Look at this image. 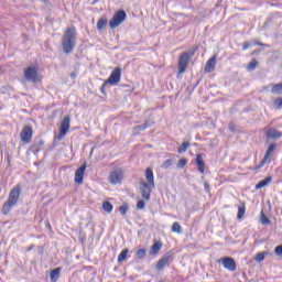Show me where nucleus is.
I'll use <instances>...</instances> for the list:
<instances>
[{
	"label": "nucleus",
	"mask_w": 282,
	"mask_h": 282,
	"mask_svg": "<svg viewBox=\"0 0 282 282\" xmlns=\"http://www.w3.org/2000/svg\"><path fill=\"white\" fill-rule=\"evenodd\" d=\"M145 180H148L145 184H151L152 188H155V180L153 177V170L151 167L145 170Z\"/></svg>",
	"instance_id": "obj_16"
},
{
	"label": "nucleus",
	"mask_w": 282,
	"mask_h": 282,
	"mask_svg": "<svg viewBox=\"0 0 282 282\" xmlns=\"http://www.w3.org/2000/svg\"><path fill=\"white\" fill-rule=\"evenodd\" d=\"M260 224H262V226H267V224H270V218L265 216L263 212H261Z\"/></svg>",
	"instance_id": "obj_30"
},
{
	"label": "nucleus",
	"mask_w": 282,
	"mask_h": 282,
	"mask_svg": "<svg viewBox=\"0 0 282 282\" xmlns=\"http://www.w3.org/2000/svg\"><path fill=\"white\" fill-rule=\"evenodd\" d=\"M195 56V51H189L181 54L178 58V74H184L188 68V61Z\"/></svg>",
	"instance_id": "obj_3"
},
{
	"label": "nucleus",
	"mask_w": 282,
	"mask_h": 282,
	"mask_svg": "<svg viewBox=\"0 0 282 282\" xmlns=\"http://www.w3.org/2000/svg\"><path fill=\"white\" fill-rule=\"evenodd\" d=\"M20 138L24 144H28L32 140V127L25 126L21 131Z\"/></svg>",
	"instance_id": "obj_10"
},
{
	"label": "nucleus",
	"mask_w": 282,
	"mask_h": 282,
	"mask_svg": "<svg viewBox=\"0 0 282 282\" xmlns=\"http://www.w3.org/2000/svg\"><path fill=\"white\" fill-rule=\"evenodd\" d=\"M282 137V132L278 131L276 129H270L267 131V138L270 140H276Z\"/></svg>",
	"instance_id": "obj_17"
},
{
	"label": "nucleus",
	"mask_w": 282,
	"mask_h": 282,
	"mask_svg": "<svg viewBox=\"0 0 282 282\" xmlns=\"http://www.w3.org/2000/svg\"><path fill=\"white\" fill-rule=\"evenodd\" d=\"M43 144H45V142L43 140L39 141L37 143H35L33 145V148H36V147H43Z\"/></svg>",
	"instance_id": "obj_41"
},
{
	"label": "nucleus",
	"mask_w": 282,
	"mask_h": 282,
	"mask_svg": "<svg viewBox=\"0 0 282 282\" xmlns=\"http://www.w3.org/2000/svg\"><path fill=\"white\" fill-rule=\"evenodd\" d=\"M172 232H182V226L180 225V223H174L172 225Z\"/></svg>",
	"instance_id": "obj_33"
},
{
	"label": "nucleus",
	"mask_w": 282,
	"mask_h": 282,
	"mask_svg": "<svg viewBox=\"0 0 282 282\" xmlns=\"http://www.w3.org/2000/svg\"><path fill=\"white\" fill-rule=\"evenodd\" d=\"M122 69H120V67H116L111 72L110 77L104 83V87H107L108 85H118V83H120Z\"/></svg>",
	"instance_id": "obj_5"
},
{
	"label": "nucleus",
	"mask_w": 282,
	"mask_h": 282,
	"mask_svg": "<svg viewBox=\"0 0 282 282\" xmlns=\"http://www.w3.org/2000/svg\"><path fill=\"white\" fill-rule=\"evenodd\" d=\"M274 252L278 257H281V254H282V245L275 247Z\"/></svg>",
	"instance_id": "obj_38"
},
{
	"label": "nucleus",
	"mask_w": 282,
	"mask_h": 282,
	"mask_svg": "<svg viewBox=\"0 0 282 282\" xmlns=\"http://www.w3.org/2000/svg\"><path fill=\"white\" fill-rule=\"evenodd\" d=\"M204 186H205L206 193H210V185L208 184V182H205Z\"/></svg>",
	"instance_id": "obj_40"
},
{
	"label": "nucleus",
	"mask_w": 282,
	"mask_h": 282,
	"mask_svg": "<svg viewBox=\"0 0 282 282\" xmlns=\"http://www.w3.org/2000/svg\"><path fill=\"white\" fill-rule=\"evenodd\" d=\"M144 206H145L144 200H139L137 204L138 210H143Z\"/></svg>",
	"instance_id": "obj_39"
},
{
	"label": "nucleus",
	"mask_w": 282,
	"mask_h": 282,
	"mask_svg": "<svg viewBox=\"0 0 282 282\" xmlns=\"http://www.w3.org/2000/svg\"><path fill=\"white\" fill-rule=\"evenodd\" d=\"M270 182H272V176H269L262 181H260L257 185H256V189L259 191V188H265V186H268V184H270Z\"/></svg>",
	"instance_id": "obj_19"
},
{
	"label": "nucleus",
	"mask_w": 282,
	"mask_h": 282,
	"mask_svg": "<svg viewBox=\"0 0 282 282\" xmlns=\"http://www.w3.org/2000/svg\"><path fill=\"white\" fill-rule=\"evenodd\" d=\"M151 124L149 123V121H147L145 123H143L142 126H137L133 128L134 133H137L138 131H145L147 129H149Z\"/></svg>",
	"instance_id": "obj_26"
},
{
	"label": "nucleus",
	"mask_w": 282,
	"mask_h": 282,
	"mask_svg": "<svg viewBox=\"0 0 282 282\" xmlns=\"http://www.w3.org/2000/svg\"><path fill=\"white\" fill-rule=\"evenodd\" d=\"M109 182L111 184H120V182H122V171L120 170L112 171L109 176Z\"/></svg>",
	"instance_id": "obj_13"
},
{
	"label": "nucleus",
	"mask_w": 282,
	"mask_h": 282,
	"mask_svg": "<svg viewBox=\"0 0 282 282\" xmlns=\"http://www.w3.org/2000/svg\"><path fill=\"white\" fill-rule=\"evenodd\" d=\"M257 65H259V62L257 59H252L248 64L247 68H248L249 72H254V69H257Z\"/></svg>",
	"instance_id": "obj_29"
},
{
	"label": "nucleus",
	"mask_w": 282,
	"mask_h": 282,
	"mask_svg": "<svg viewBox=\"0 0 282 282\" xmlns=\"http://www.w3.org/2000/svg\"><path fill=\"white\" fill-rule=\"evenodd\" d=\"M21 197V186L17 185L10 193L7 202L2 206V215H10V210L19 204V198Z\"/></svg>",
	"instance_id": "obj_1"
},
{
	"label": "nucleus",
	"mask_w": 282,
	"mask_h": 282,
	"mask_svg": "<svg viewBox=\"0 0 282 282\" xmlns=\"http://www.w3.org/2000/svg\"><path fill=\"white\" fill-rule=\"evenodd\" d=\"M25 80L39 83V70L36 67H29L24 70Z\"/></svg>",
	"instance_id": "obj_8"
},
{
	"label": "nucleus",
	"mask_w": 282,
	"mask_h": 282,
	"mask_svg": "<svg viewBox=\"0 0 282 282\" xmlns=\"http://www.w3.org/2000/svg\"><path fill=\"white\" fill-rule=\"evenodd\" d=\"M128 212H129V206H127V205H121V206L119 207V213H120L121 215H127Z\"/></svg>",
	"instance_id": "obj_36"
},
{
	"label": "nucleus",
	"mask_w": 282,
	"mask_h": 282,
	"mask_svg": "<svg viewBox=\"0 0 282 282\" xmlns=\"http://www.w3.org/2000/svg\"><path fill=\"white\" fill-rule=\"evenodd\" d=\"M69 122H70L69 117H64L59 126V133L56 137L57 140H63V138L67 135V131H69Z\"/></svg>",
	"instance_id": "obj_7"
},
{
	"label": "nucleus",
	"mask_w": 282,
	"mask_h": 282,
	"mask_svg": "<svg viewBox=\"0 0 282 282\" xmlns=\"http://www.w3.org/2000/svg\"><path fill=\"white\" fill-rule=\"evenodd\" d=\"M256 45H260L261 47H264L265 44L261 43V42H257Z\"/></svg>",
	"instance_id": "obj_43"
},
{
	"label": "nucleus",
	"mask_w": 282,
	"mask_h": 282,
	"mask_svg": "<svg viewBox=\"0 0 282 282\" xmlns=\"http://www.w3.org/2000/svg\"><path fill=\"white\" fill-rule=\"evenodd\" d=\"M223 265L226 270H229V272H235V270H237V263L232 258H228V257L224 258Z\"/></svg>",
	"instance_id": "obj_12"
},
{
	"label": "nucleus",
	"mask_w": 282,
	"mask_h": 282,
	"mask_svg": "<svg viewBox=\"0 0 282 282\" xmlns=\"http://www.w3.org/2000/svg\"><path fill=\"white\" fill-rule=\"evenodd\" d=\"M272 94H275L278 96H282V83L273 85L271 88Z\"/></svg>",
	"instance_id": "obj_22"
},
{
	"label": "nucleus",
	"mask_w": 282,
	"mask_h": 282,
	"mask_svg": "<svg viewBox=\"0 0 282 282\" xmlns=\"http://www.w3.org/2000/svg\"><path fill=\"white\" fill-rule=\"evenodd\" d=\"M186 164H188V160L186 159H181L177 163V169H184V166H186Z\"/></svg>",
	"instance_id": "obj_35"
},
{
	"label": "nucleus",
	"mask_w": 282,
	"mask_h": 282,
	"mask_svg": "<svg viewBox=\"0 0 282 282\" xmlns=\"http://www.w3.org/2000/svg\"><path fill=\"white\" fill-rule=\"evenodd\" d=\"M127 21V12L124 10L117 11L109 22L111 30H116Z\"/></svg>",
	"instance_id": "obj_4"
},
{
	"label": "nucleus",
	"mask_w": 282,
	"mask_h": 282,
	"mask_svg": "<svg viewBox=\"0 0 282 282\" xmlns=\"http://www.w3.org/2000/svg\"><path fill=\"white\" fill-rule=\"evenodd\" d=\"M215 65H217V55H214L207 61L205 65V72H215Z\"/></svg>",
	"instance_id": "obj_15"
},
{
	"label": "nucleus",
	"mask_w": 282,
	"mask_h": 282,
	"mask_svg": "<svg viewBox=\"0 0 282 282\" xmlns=\"http://www.w3.org/2000/svg\"><path fill=\"white\" fill-rule=\"evenodd\" d=\"M229 129H230V131H234V128H232V126H230V127H229Z\"/></svg>",
	"instance_id": "obj_46"
},
{
	"label": "nucleus",
	"mask_w": 282,
	"mask_h": 282,
	"mask_svg": "<svg viewBox=\"0 0 282 282\" xmlns=\"http://www.w3.org/2000/svg\"><path fill=\"white\" fill-rule=\"evenodd\" d=\"M137 257H138V259H144V258L147 257V250H144V249H139V250L137 251Z\"/></svg>",
	"instance_id": "obj_34"
},
{
	"label": "nucleus",
	"mask_w": 282,
	"mask_h": 282,
	"mask_svg": "<svg viewBox=\"0 0 282 282\" xmlns=\"http://www.w3.org/2000/svg\"><path fill=\"white\" fill-rule=\"evenodd\" d=\"M196 164H197L199 173H204V171L206 169V163H204V159L202 158V154L196 155Z\"/></svg>",
	"instance_id": "obj_18"
},
{
	"label": "nucleus",
	"mask_w": 282,
	"mask_h": 282,
	"mask_svg": "<svg viewBox=\"0 0 282 282\" xmlns=\"http://www.w3.org/2000/svg\"><path fill=\"white\" fill-rule=\"evenodd\" d=\"M162 250V242L156 241L153 243V246L150 249V254H158Z\"/></svg>",
	"instance_id": "obj_20"
},
{
	"label": "nucleus",
	"mask_w": 282,
	"mask_h": 282,
	"mask_svg": "<svg viewBox=\"0 0 282 282\" xmlns=\"http://www.w3.org/2000/svg\"><path fill=\"white\" fill-rule=\"evenodd\" d=\"M243 215H246V203H241L240 206H238V219H243Z\"/></svg>",
	"instance_id": "obj_21"
},
{
	"label": "nucleus",
	"mask_w": 282,
	"mask_h": 282,
	"mask_svg": "<svg viewBox=\"0 0 282 282\" xmlns=\"http://www.w3.org/2000/svg\"><path fill=\"white\" fill-rule=\"evenodd\" d=\"M171 263H173V253L167 252L158 261L155 268L159 272H162V270L171 265Z\"/></svg>",
	"instance_id": "obj_6"
},
{
	"label": "nucleus",
	"mask_w": 282,
	"mask_h": 282,
	"mask_svg": "<svg viewBox=\"0 0 282 282\" xmlns=\"http://www.w3.org/2000/svg\"><path fill=\"white\" fill-rule=\"evenodd\" d=\"M127 254H129V249H123L118 256V263H122L127 260Z\"/></svg>",
	"instance_id": "obj_24"
},
{
	"label": "nucleus",
	"mask_w": 282,
	"mask_h": 282,
	"mask_svg": "<svg viewBox=\"0 0 282 282\" xmlns=\"http://www.w3.org/2000/svg\"><path fill=\"white\" fill-rule=\"evenodd\" d=\"M105 25H107V19L101 18L97 22V30L101 32V30H105Z\"/></svg>",
	"instance_id": "obj_25"
},
{
	"label": "nucleus",
	"mask_w": 282,
	"mask_h": 282,
	"mask_svg": "<svg viewBox=\"0 0 282 282\" xmlns=\"http://www.w3.org/2000/svg\"><path fill=\"white\" fill-rule=\"evenodd\" d=\"M274 149H276L275 143H272L269 145L263 160L261 161V163L259 165L256 166L257 171H259V169H262V166H264L265 162H270V155L274 151Z\"/></svg>",
	"instance_id": "obj_11"
},
{
	"label": "nucleus",
	"mask_w": 282,
	"mask_h": 282,
	"mask_svg": "<svg viewBox=\"0 0 282 282\" xmlns=\"http://www.w3.org/2000/svg\"><path fill=\"white\" fill-rule=\"evenodd\" d=\"M62 47L65 54H70L74 52V47H76V29L68 28L63 35L62 39Z\"/></svg>",
	"instance_id": "obj_2"
},
{
	"label": "nucleus",
	"mask_w": 282,
	"mask_h": 282,
	"mask_svg": "<svg viewBox=\"0 0 282 282\" xmlns=\"http://www.w3.org/2000/svg\"><path fill=\"white\" fill-rule=\"evenodd\" d=\"M152 188H153V185L149 184V183H142L140 186L141 195H142L143 199H145L147 202H149V199H151V189Z\"/></svg>",
	"instance_id": "obj_9"
},
{
	"label": "nucleus",
	"mask_w": 282,
	"mask_h": 282,
	"mask_svg": "<svg viewBox=\"0 0 282 282\" xmlns=\"http://www.w3.org/2000/svg\"><path fill=\"white\" fill-rule=\"evenodd\" d=\"M188 147H191V142L188 141L183 142L178 148V153H186Z\"/></svg>",
	"instance_id": "obj_28"
},
{
	"label": "nucleus",
	"mask_w": 282,
	"mask_h": 282,
	"mask_svg": "<svg viewBox=\"0 0 282 282\" xmlns=\"http://www.w3.org/2000/svg\"><path fill=\"white\" fill-rule=\"evenodd\" d=\"M105 87H107V86H105V84H102V86H101V94H105Z\"/></svg>",
	"instance_id": "obj_44"
},
{
	"label": "nucleus",
	"mask_w": 282,
	"mask_h": 282,
	"mask_svg": "<svg viewBox=\"0 0 282 282\" xmlns=\"http://www.w3.org/2000/svg\"><path fill=\"white\" fill-rule=\"evenodd\" d=\"M102 209L105 210V213H112L113 210V205H111V203L109 202H104L102 204Z\"/></svg>",
	"instance_id": "obj_27"
},
{
	"label": "nucleus",
	"mask_w": 282,
	"mask_h": 282,
	"mask_svg": "<svg viewBox=\"0 0 282 282\" xmlns=\"http://www.w3.org/2000/svg\"><path fill=\"white\" fill-rule=\"evenodd\" d=\"M250 47V43L245 42L242 45V50H248Z\"/></svg>",
	"instance_id": "obj_42"
},
{
	"label": "nucleus",
	"mask_w": 282,
	"mask_h": 282,
	"mask_svg": "<svg viewBox=\"0 0 282 282\" xmlns=\"http://www.w3.org/2000/svg\"><path fill=\"white\" fill-rule=\"evenodd\" d=\"M268 254V251H263V252H259L256 256V261H258V263H261V261H263V259H265V256Z\"/></svg>",
	"instance_id": "obj_31"
},
{
	"label": "nucleus",
	"mask_w": 282,
	"mask_h": 282,
	"mask_svg": "<svg viewBox=\"0 0 282 282\" xmlns=\"http://www.w3.org/2000/svg\"><path fill=\"white\" fill-rule=\"evenodd\" d=\"M171 166H173V160L167 159L166 161H164L161 165V169H171Z\"/></svg>",
	"instance_id": "obj_32"
},
{
	"label": "nucleus",
	"mask_w": 282,
	"mask_h": 282,
	"mask_svg": "<svg viewBox=\"0 0 282 282\" xmlns=\"http://www.w3.org/2000/svg\"><path fill=\"white\" fill-rule=\"evenodd\" d=\"M85 171H87V165L84 164L75 172V182L76 184H83V177H85Z\"/></svg>",
	"instance_id": "obj_14"
},
{
	"label": "nucleus",
	"mask_w": 282,
	"mask_h": 282,
	"mask_svg": "<svg viewBox=\"0 0 282 282\" xmlns=\"http://www.w3.org/2000/svg\"><path fill=\"white\" fill-rule=\"evenodd\" d=\"M58 276H61V269H54L53 271H51V281L52 282H56L58 281Z\"/></svg>",
	"instance_id": "obj_23"
},
{
	"label": "nucleus",
	"mask_w": 282,
	"mask_h": 282,
	"mask_svg": "<svg viewBox=\"0 0 282 282\" xmlns=\"http://www.w3.org/2000/svg\"><path fill=\"white\" fill-rule=\"evenodd\" d=\"M34 248V245H31L29 248H28V251L32 250Z\"/></svg>",
	"instance_id": "obj_45"
},
{
	"label": "nucleus",
	"mask_w": 282,
	"mask_h": 282,
	"mask_svg": "<svg viewBox=\"0 0 282 282\" xmlns=\"http://www.w3.org/2000/svg\"><path fill=\"white\" fill-rule=\"evenodd\" d=\"M274 107H276L278 109H281V108H282V97L276 98V99L274 100Z\"/></svg>",
	"instance_id": "obj_37"
},
{
	"label": "nucleus",
	"mask_w": 282,
	"mask_h": 282,
	"mask_svg": "<svg viewBox=\"0 0 282 282\" xmlns=\"http://www.w3.org/2000/svg\"><path fill=\"white\" fill-rule=\"evenodd\" d=\"M97 2H98V0H95V1H94V3H97Z\"/></svg>",
	"instance_id": "obj_47"
}]
</instances>
